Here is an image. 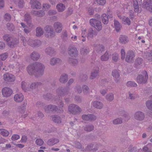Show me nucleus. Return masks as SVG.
Returning <instances> with one entry per match:
<instances>
[{
    "mask_svg": "<svg viewBox=\"0 0 152 152\" xmlns=\"http://www.w3.org/2000/svg\"><path fill=\"white\" fill-rule=\"evenodd\" d=\"M44 69V66L42 64L35 62L28 66L27 71L29 75H34L36 76H38L42 75Z\"/></svg>",
    "mask_w": 152,
    "mask_h": 152,
    "instance_id": "1",
    "label": "nucleus"
},
{
    "mask_svg": "<svg viewBox=\"0 0 152 152\" xmlns=\"http://www.w3.org/2000/svg\"><path fill=\"white\" fill-rule=\"evenodd\" d=\"M90 25L95 28L98 31L101 30L102 29V25L101 21L97 19L91 18L89 21Z\"/></svg>",
    "mask_w": 152,
    "mask_h": 152,
    "instance_id": "2",
    "label": "nucleus"
},
{
    "mask_svg": "<svg viewBox=\"0 0 152 152\" xmlns=\"http://www.w3.org/2000/svg\"><path fill=\"white\" fill-rule=\"evenodd\" d=\"M44 29L46 32L45 34L46 37L52 38L55 37V33L51 26H46L44 28Z\"/></svg>",
    "mask_w": 152,
    "mask_h": 152,
    "instance_id": "3",
    "label": "nucleus"
},
{
    "mask_svg": "<svg viewBox=\"0 0 152 152\" xmlns=\"http://www.w3.org/2000/svg\"><path fill=\"white\" fill-rule=\"evenodd\" d=\"M148 77L147 72L146 71L143 72V75H139L137 79V82L139 83H145L147 81Z\"/></svg>",
    "mask_w": 152,
    "mask_h": 152,
    "instance_id": "4",
    "label": "nucleus"
},
{
    "mask_svg": "<svg viewBox=\"0 0 152 152\" xmlns=\"http://www.w3.org/2000/svg\"><path fill=\"white\" fill-rule=\"evenodd\" d=\"M142 7L148 11L152 12V1L144 0L142 5Z\"/></svg>",
    "mask_w": 152,
    "mask_h": 152,
    "instance_id": "5",
    "label": "nucleus"
},
{
    "mask_svg": "<svg viewBox=\"0 0 152 152\" xmlns=\"http://www.w3.org/2000/svg\"><path fill=\"white\" fill-rule=\"evenodd\" d=\"M1 93L4 97H7L10 96L13 94V91L11 88L5 87L2 89Z\"/></svg>",
    "mask_w": 152,
    "mask_h": 152,
    "instance_id": "6",
    "label": "nucleus"
},
{
    "mask_svg": "<svg viewBox=\"0 0 152 152\" xmlns=\"http://www.w3.org/2000/svg\"><path fill=\"white\" fill-rule=\"evenodd\" d=\"M107 15L106 14H103L101 16V19L103 23L104 24H107L108 22V17L110 18H113V15L110 12H107Z\"/></svg>",
    "mask_w": 152,
    "mask_h": 152,
    "instance_id": "7",
    "label": "nucleus"
},
{
    "mask_svg": "<svg viewBox=\"0 0 152 152\" xmlns=\"http://www.w3.org/2000/svg\"><path fill=\"white\" fill-rule=\"evenodd\" d=\"M69 111L70 113L75 114L80 112V109L78 106L74 104H72L69 106Z\"/></svg>",
    "mask_w": 152,
    "mask_h": 152,
    "instance_id": "8",
    "label": "nucleus"
},
{
    "mask_svg": "<svg viewBox=\"0 0 152 152\" xmlns=\"http://www.w3.org/2000/svg\"><path fill=\"white\" fill-rule=\"evenodd\" d=\"M3 79L6 81L13 82L15 80V77L11 74L6 73L3 75Z\"/></svg>",
    "mask_w": 152,
    "mask_h": 152,
    "instance_id": "9",
    "label": "nucleus"
},
{
    "mask_svg": "<svg viewBox=\"0 0 152 152\" xmlns=\"http://www.w3.org/2000/svg\"><path fill=\"white\" fill-rule=\"evenodd\" d=\"M30 3L32 9H39L41 8V4L38 0H31Z\"/></svg>",
    "mask_w": 152,
    "mask_h": 152,
    "instance_id": "10",
    "label": "nucleus"
},
{
    "mask_svg": "<svg viewBox=\"0 0 152 152\" xmlns=\"http://www.w3.org/2000/svg\"><path fill=\"white\" fill-rule=\"evenodd\" d=\"M134 53L132 51H129L127 53L126 56L125 60L128 63H131L133 61V59L134 57Z\"/></svg>",
    "mask_w": 152,
    "mask_h": 152,
    "instance_id": "11",
    "label": "nucleus"
},
{
    "mask_svg": "<svg viewBox=\"0 0 152 152\" xmlns=\"http://www.w3.org/2000/svg\"><path fill=\"white\" fill-rule=\"evenodd\" d=\"M53 26L55 32L56 33H60L62 29V24L58 22H55L54 23Z\"/></svg>",
    "mask_w": 152,
    "mask_h": 152,
    "instance_id": "12",
    "label": "nucleus"
},
{
    "mask_svg": "<svg viewBox=\"0 0 152 152\" xmlns=\"http://www.w3.org/2000/svg\"><path fill=\"white\" fill-rule=\"evenodd\" d=\"M133 7L135 12H138L139 9V5L142 3V0H133Z\"/></svg>",
    "mask_w": 152,
    "mask_h": 152,
    "instance_id": "13",
    "label": "nucleus"
},
{
    "mask_svg": "<svg viewBox=\"0 0 152 152\" xmlns=\"http://www.w3.org/2000/svg\"><path fill=\"white\" fill-rule=\"evenodd\" d=\"M82 118L85 121H92L95 120L96 119V117L93 115H84L82 116Z\"/></svg>",
    "mask_w": 152,
    "mask_h": 152,
    "instance_id": "14",
    "label": "nucleus"
},
{
    "mask_svg": "<svg viewBox=\"0 0 152 152\" xmlns=\"http://www.w3.org/2000/svg\"><path fill=\"white\" fill-rule=\"evenodd\" d=\"M24 96L22 94H17L15 95L14 99L16 102H20L24 99Z\"/></svg>",
    "mask_w": 152,
    "mask_h": 152,
    "instance_id": "15",
    "label": "nucleus"
},
{
    "mask_svg": "<svg viewBox=\"0 0 152 152\" xmlns=\"http://www.w3.org/2000/svg\"><path fill=\"white\" fill-rule=\"evenodd\" d=\"M6 41L8 46L11 48H13L17 44L16 42L13 39H6Z\"/></svg>",
    "mask_w": 152,
    "mask_h": 152,
    "instance_id": "16",
    "label": "nucleus"
},
{
    "mask_svg": "<svg viewBox=\"0 0 152 152\" xmlns=\"http://www.w3.org/2000/svg\"><path fill=\"white\" fill-rule=\"evenodd\" d=\"M28 44L30 45L32 47H38L41 44V42L38 40H37L36 41H31L29 40L27 42Z\"/></svg>",
    "mask_w": 152,
    "mask_h": 152,
    "instance_id": "17",
    "label": "nucleus"
},
{
    "mask_svg": "<svg viewBox=\"0 0 152 152\" xmlns=\"http://www.w3.org/2000/svg\"><path fill=\"white\" fill-rule=\"evenodd\" d=\"M68 53L71 56H75L77 54L78 52L76 48H69Z\"/></svg>",
    "mask_w": 152,
    "mask_h": 152,
    "instance_id": "18",
    "label": "nucleus"
},
{
    "mask_svg": "<svg viewBox=\"0 0 152 152\" xmlns=\"http://www.w3.org/2000/svg\"><path fill=\"white\" fill-rule=\"evenodd\" d=\"M31 13L33 15L37 16L38 17H42L45 14V13L43 11L40 10L38 11H35L34 10L31 11Z\"/></svg>",
    "mask_w": 152,
    "mask_h": 152,
    "instance_id": "19",
    "label": "nucleus"
},
{
    "mask_svg": "<svg viewBox=\"0 0 152 152\" xmlns=\"http://www.w3.org/2000/svg\"><path fill=\"white\" fill-rule=\"evenodd\" d=\"M134 117L135 119L137 120H141L144 118V116L142 113L139 111L135 113Z\"/></svg>",
    "mask_w": 152,
    "mask_h": 152,
    "instance_id": "20",
    "label": "nucleus"
},
{
    "mask_svg": "<svg viewBox=\"0 0 152 152\" xmlns=\"http://www.w3.org/2000/svg\"><path fill=\"white\" fill-rule=\"evenodd\" d=\"M58 108L55 105H49L46 107L45 110H50L58 111V112L59 110H58Z\"/></svg>",
    "mask_w": 152,
    "mask_h": 152,
    "instance_id": "21",
    "label": "nucleus"
},
{
    "mask_svg": "<svg viewBox=\"0 0 152 152\" xmlns=\"http://www.w3.org/2000/svg\"><path fill=\"white\" fill-rule=\"evenodd\" d=\"M44 34V31L40 27H37L36 29V36L37 37H41Z\"/></svg>",
    "mask_w": 152,
    "mask_h": 152,
    "instance_id": "22",
    "label": "nucleus"
},
{
    "mask_svg": "<svg viewBox=\"0 0 152 152\" xmlns=\"http://www.w3.org/2000/svg\"><path fill=\"white\" fill-rule=\"evenodd\" d=\"M65 6L62 3L58 4L56 6V9L58 12H61L64 11L65 9Z\"/></svg>",
    "mask_w": 152,
    "mask_h": 152,
    "instance_id": "23",
    "label": "nucleus"
},
{
    "mask_svg": "<svg viewBox=\"0 0 152 152\" xmlns=\"http://www.w3.org/2000/svg\"><path fill=\"white\" fill-rule=\"evenodd\" d=\"M13 1L19 8H22L23 7L24 4L23 0H13Z\"/></svg>",
    "mask_w": 152,
    "mask_h": 152,
    "instance_id": "24",
    "label": "nucleus"
},
{
    "mask_svg": "<svg viewBox=\"0 0 152 152\" xmlns=\"http://www.w3.org/2000/svg\"><path fill=\"white\" fill-rule=\"evenodd\" d=\"M27 24L28 25V26H26V28L23 29L24 32L26 34H28L30 32L31 30V28L34 27L33 24L31 23Z\"/></svg>",
    "mask_w": 152,
    "mask_h": 152,
    "instance_id": "25",
    "label": "nucleus"
},
{
    "mask_svg": "<svg viewBox=\"0 0 152 152\" xmlns=\"http://www.w3.org/2000/svg\"><path fill=\"white\" fill-rule=\"evenodd\" d=\"M114 25L115 30L117 32H118L121 30L122 26L118 21L114 20Z\"/></svg>",
    "mask_w": 152,
    "mask_h": 152,
    "instance_id": "26",
    "label": "nucleus"
},
{
    "mask_svg": "<svg viewBox=\"0 0 152 152\" xmlns=\"http://www.w3.org/2000/svg\"><path fill=\"white\" fill-rule=\"evenodd\" d=\"M59 142V140L58 139L52 138L48 140V144L49 145H53L58 143Z\"/></svg>",
    "mask_w": 152,
    "mask_h": 152,
    "instance_id": "27",
    "label": "nucleus"
},
{
    "mask_svg": "<svg viewBox=\"0 0 152 152\" xmlns=\"http://www.w3.org/2000/svg\"><path fill=\"white\" fill-rule=\"evenodd\" d=\"M121 20L122 23L124 24L129 26L130 25L131 21L128 17H124L122 18Z\"/></svg>",
    "mask_w": 152,
    "mask_h": 152,
    "instance_id": "28",
    "label": "nucleus"
},
{
    "mask_svg": "<svg viewBox=\"0 0 152 152\" xmlns=\"http://www.w3.org/2000/svg\"><path fill=\"white\" fill-rule=\"evenodd\" d=\"M93 105L95 107L98 109H101L103 107V104L97 101L93 102Z\"/></svg>",
    "mask_w": 152,
    "mask_h": 152,
    "instance_id": "29",
    "label": "nucleus"
},
{
    "mask_svg": "<svg viewBox=\"0 0 152 152\" xmlns=\"http://www.w3.org/2000/svg\"><path fill=\"white\" fill-rule=\"evenodd\" d=\"M31 58L34 61H37L40 57L39 54L35 52L32 53L31 56Z\"/></svg>",
    "mask_w": 152,
    "mask_h": 152,
    "instance_id": "30",
    "label": "nucleus"
},
{
    "mask_svg": "<svg viewBox=\"0 0 152 152\" xmlns=\"http://www.w3.org/2000/svg\"><path fill=\"white\" fill-rule=\"evenodd\" d=\"M98 72L99 68L98 67H96L95 69V71L94 72L93 71L91 73L90 77L91 79H93L96 76L98 73Z\"/></svg>",
    "mask_w": 152,
    "mask_h": 152,
    "instance_id": "31",
    "label": "nucleus"
},
{
    "mask_svg": "<svg viewBox=\"0 0 152 152\" xmlns=\"http://www.w3.org/2000/svg\"><path fill=\"white\" fill-rule=\"evenodd\" d=\"M0 134L4 136H7L9 134L8 131L4 129H0Z\"/></svg>",
    "mask_w": 152,
    "mask_h": 152,
    "instance_id": "32",
    "label": "nucleus"
},
{
    "mask_svg": "<svg viewBox=\"0 0 152 152\" xmlns=\"http://www.w3.org/2000/svg\"><path fill=\"white\" fill-rule=\"evenodd\" d=\"M67 76L65 74H64L61 76L60 79L61 82L64 83L67 81Z\"/></svg>",
    "mask_w": 152,
    "mask_h": 152,
    "instance_id": "33",
    "label": "nucleus"
},
{
    "mask_svg": "<svg viewBox=\"0 0 152 152\" xmlns=\"http://www.w3.org/2000/svg\"><path fill=\"white\" fill-rule=\"evenodd\" d=\"M60 60L58 58H52L50 61V64L52 65H54L57 63H59Z\"/></svg>",
    "mask_w": 152,
    "mask_h": 152,
    "instance_id": "34",
    "label": "nucleus"
},
{
    "mask_svg": "<svg viewBox=\"0 0 152 152\" xmlns=\"http://www.w3.org/2000/svg\"><path fill=\"white\" fill-rule=\"evenodd\" d=\"M24 20L26 21L27 24L29 23L28 21L31 19L30 14L27 13H26L24 16Z\"/></svg>",
    "mask_w": 152,
    "mask_h": 152,
    "instance_id": "35",
    "label": "nucleus"
},
{
    "mask_svg": "<svg viewBox=\"0 0 152 152\" xmlns=\"http://www.w3.org/2000/svg\"><path fill=\"white\" fill-rule=\"evenodd\" d=\"M109 58V56L108 53L106 52L105 54L101 57V59L102 61H106Z\"/></svg>",
    "mask_w": 152,
    "mask_h": 152,
    "instance_id": "36",
    "label": "nucleus"
},
{
    "mask_svg": "<svg viewBox=\"0 0 152 152\" xmlns=\"http://www.w3.org/2000/svg\"><path fill=\"white\" fill-rule=\"evenodd\" d=\"M8 54L7 53H5L0 55V59L2 61L6 60L8 57Z\"/></svg>",
    "mask_w": 152,
    "mask_h": 152,
    "instance_id": "37",
    "label": "nucleus"
},
{
    "mask_svg": "<svg viewBox=\"0 0 152 152\" xmlns=\"http://www.w3.org/2000/svg\"><path fill=\"white\" fill-rule=\"evenodd\" d=\"M112 75L113 77L117 78L119 77V72L118 71L115 70L112 72Z\"/></svg>",
    "mask_w": 152,
    "mask_h": 152,
    "instance_id": "38",
    "label": "nucleus"
},
{
    "mask_svg": "<svg viewBox=\"0 0 152 152\" xmlns=\"http://www.w3.org/2000/svg\"><path fill=\"white\" fill-rule=\"evenodd\" d=\"M52 119L53 120L55 123H59L61 122L60 118L57 116H54V117H52Z\"/></svg>",
    "mask_w": 152,
    "mask_h": 152,
    "instance_id": "39",
    "label": "nucleus"
},
{
    "mask_svg": "<svg viewBox=\"0 0 152 152\" xmlns=\"http://www.w3.org/2000/svg\"><path fill=\"white\" fill-rule=\"evenodd\" d=\"M87 13L89 15H92L94 14V9L92 7H90L88 8L87 10Z\"/></svg>",
    "mask_w": 152,
    "mask_h": 152,
    "instance_id": "40",
    "label": "nucleus"
},
{
    "mask_svg": "<svg viewBox=\"0 0 152 152\" xmlns=\"http://www.w3.org/2000/svg\"><path fill=\"white\" fill-rule=\"evenodd\" d=\"M7 26L8 29L10 31H13L14 29V26L12 23H8Z\"/></svg>",
    "mask_w": 152,
    "mask_h": 152,
    "instance_id": "41",
    "label": "nucleus"
},
{
    "mask_svg": "<svg viewBox=\"0 0 152 152\" xmlns=\"http://www.w3.org/2000/svg\"><path fill=\"white\" fill-rule=\"evenodd\" d=\"M11 16L10 14L8 13H6L4 16V18L6 21H9L11 20Z\"/></svg>",
    "mask_w": 152,
    "mask_h": 152,
    "instance_id": "42",
    "label": "nucleus"
},
{
    "mask_svg": "<svg viewBox=\"0 0 152 152\" xmlns=\"http://www.w3.org/2000/svg\"><path fill=\"white\" fill-rule=\"evenodd\" d=\"M126 85L128 87H136L137 86V84L132 81H129L127 82Z\"/></svg>",
    "mask_w": 152,
    "mask_h": 152,
    "instance_id": "43",
    "label": "nucleus"
},
{
    "mask_svg": "<svg viewBox=\"0 0 152 152\" xmlns=\"http://www.w3.org/2000/svg\"><path fill=\"white\" fill-rule=\"evenodd\" d=\"M84 129L86 131L89 132L93 129L94 126L92 125L88 126L85 127Z\"/></svg>",
    "mask_w": 152,
    "mask_h": 152,
    "instance_id": "44",
    "label": "nucleus"
},
{
    "mask_svg": "<svg viewBox=\"0 0 152 152\" xmlns=\"http://www.w3.org/2000/svg\"><path fill=\"white\" fill-rule=\"evenodd\" d=\"M96 3L99 5H103L106 3V0H95Z\"/></svg>",
    "mask_w": 152,
    "mask_h": 152,
    "instance_id": "45",
    "label": "nucleus"
},
{
    "mask_svg": "<svg viewBox=\"0 0 152 152\" xmlns=\"http://www.w3.org/2000/svg\"><path fill=\"white\" fill-rule=\"evenodd\" d=\"M146 105L148 109L152 110V101H147Z\"/></svg>",
    "mask_w": 152,
    "mask_h": 152,
    "instance_id": "46",
    "label": "nucleus"
},
{
    "mask_svg": "<svg viewBox=\"0 0 152 152\" xmlns=\"http://www.w3.org/2000/svg\"><path fill=\"white\" fill-rule=\"evenodd\" d=\"M27 85V83L25 82H22L21 83V86L23 90L25 91H28L27 89L26 88V86Z\"/></svg>",
    "mask_w": 152,
    "mask_h": 152,
    "instance_id": "47",
    "label": "nucleus"
},
{
    "mask_svg": "<svg viewBox=\"0 0 152 152\" xmlns=\"http://www.w3.org/2000/svg\"><path fill=\"white\" fill-rule=\"evenodd\" d=\"M113 123L115 124H121L122 123V120L120 119H115L113 121Z\"/></svg>",
    "mask_w": 152,
    "mask_h": 152,
    "instance_id": "48",
    "label": "nucleus"
},
{
    "mask_svg": "<svg viewBox=\"0 0 152 152\" xmlns=\"http://www.w3.org/2000/svg\"><path fill=\"white\" fill-rule=\"evenodd\" d=\"M36 144L38 145H42L44 143L43 141L41 139H38L36 141Z\"/></svg>",
    "mask_w": 152,
    "mask_h": 152,
    "instance_id": "49",
    "label": "nucleus"
},
{
    "mask_svg": "<svg viewBox=\"0 0 152 152\" xmlns=\"http://www.w3.org/2000/svg\"><path fill=\"white\" fill-rule=\"evenodd\" d=\"M20 138V136L16 134H13L12 137L11 139L12 140H17Z\"/></svg>",
    "mask_w": 152,
    "mask_h": 152,
    "instance_id": "50",
    "label": "nucleus"
},
{
    "mask_svg": "<svg viewBox=\"0 0 152 152\" xmlns=\"http://www.w3.org/2000/svg\"><path fill=\"white\" fill-rule=\"evenodd\" d=\"M97 47L99 48L97 50L98 52H99L101 51V52L102 53L104 51V48L102 45H99Z\"/></svg>",
    "mask_w": 152,
    "mask_h": 152,
    "instance_id": "51",
    "label": "nucleus"
},
{
    "mask_svg": "<svg viewBox=\"0 0 152 152\" xmlns=\"http://www.w3.org/2000/svg\"><path fill=\"white\" fill-rule=\"evenodd\" d=\"M50 5L48 4H44L42 5L43 9L44 10H48L50 8Z\"/></svg>",
    "mask_w": 152,
    "mask_h": 152,
    "instance_id": "52",
    "label": "nucleus"
},
{
    "mask_svg": "<svg viewBox=\"0 0 152 152\" xmlns=\"http://www.w3.org/2000/svg\"><path fill=\"white\" fill-rule=\"evenodd\" d=\"M40 85V83L38 82L37 83H33L31 85L30 88L32 89L34 88H36V87H37L38 86Z\"/></svg>",
    "mask_w": 152,
    "mask_h": 152,
    "instance_id": "53",
    "label": "nucleus"
},
{
    "mask_svg": "<svg viewBox=\"0 0 152 152\" xmlns=\"http://www.w3.org/2000/svg\"><path fill=\"white\" fill-rule=\"evenodd\" d=\"M142 61V59L141 58H138L135 61V64L137 65L141 64Z\"/></svg>",
    "mask_w": 152,
    "mask_h": 152,
    "instance_id": "54",
    "label": "nucleus"
},
{
    "mask_svg": "<svg viewBox=\"0 0 152 152\" xmlns=\"http://www.w3.org/2000/svg\"><path fill=\"white\" fill-rule=\"evenodd\" d=\"M118 59V55L116 53H115L112 55V59L115 61H117Z\"/></svg>",
    "mask_w": 152,
    "mask_h": 152,
    "instance_id": "55",
    "label": "nucleus"
},
{
    "mask_svg": "<svg viewBox=\"0 0 152 152\" xmlns=\"http://www.w3.org/2000/svg\"><path fill=\"white\" fill-rule=\"evenodd\" d=\"M106 99L108 100H112L113 99V96L112 94L107 95L106 97Z\"/></svg>",
    "mask_w": 152,
    "mask_h": 152,
    "instance_id": "56",
    "label": "nucleus"
},
{
    "mask_svg": "<svg viewBox=\"0 0 152 152\" xmlns=\"http://www.w3.org/2000/svg\"><path fill=\"white\" fill-rule=\"evenodd\" d=\"M121 58L122 59H124L125 58V50L123 49H122L121 50Z\"/></svg>",
    "mask_w": 152,
    "mask_h": 152,
    "instance_id": "57",
    "label": "nucleus"
},
{
    "mask_svg": "<svg viewBox=\"0 0 152 152\" xmlns=\"http://www.w3.org/2000/svg\"><path fill=\"white\" fill-rule=\"evenodd\" d=\"M128 40L127 39H120V42L122 44H125L127 42Z\"/></svg>",
    "mask_w": 152,
    "mask_h": 152,
    "instance_id": "58",
    "label": "nucleus"
},
{
    "mask_svg": "<svg viewBox=\"0 0 152 152\" xmlns=\"http://www.w3.org/2000/svg\"><path fill=\"white\" fill-rule=\"evenodd\" d=\"M56 11L55 10H50L48 12V14L49 15H55L56 13Z\"/></svg>",
    "mask_w": 152,
    "mask_h": 152,
    "instance_id": "59",
    "label": "nucleus"
},
{
    "mask_svg": "<svg viewBox=\"0 0 152 152\" xmlns=\"http://www.w3.org/2000/svg\"><path fill=\"white\" fill-rule=\"evenodd\" d=\"M12 143H13L14 145H15L17 147L22 148L24 147V145L21 144H15V143H14L13 142H11Z\"/></svg>",
    "mask_w": 152,
    "mask_h": 152,
    "instance_id": "60",
    "label": "nucleus"
},
{
    "mask_svg": "<svg viewBox=\"0 0 152 152\" xmlns=\"http://www.w3.org/2000/svg\"><path fill=\"white\" fill-rule=\"evenodd\" d=\"M93 30H90L88 33V37H94V35L93 34Z\"/></svg>",
    "mask_w": 152,
    "mask_h": 152,
    "instance_id": "61",
    "label": "nucleus"
},
{
    "mask_svg": "<svg viewBox=\"0 0 152 152\" xmlns=\"http://www.w3.org/2000/svg\"><path fill=\"white\" fill-rule=\"evenodd\" d=\"M45 51L46 53H49V55H50L51 53H52L53 51L52 50L51 48H47L46 50Z\"/></svg>",
    "mask_w": 152,
    "mask_h": 152,
    "instance_id": "62",
    "label": "nucleus"
},
{
    "mask_svg": "<svg viewBox=\"0 0 152 152\" xmlns=\"http://www.w3.org/2000/svg\"><path fill=\"white\" fill-rule=\"evenodd\" d=\"M27 140V138L26 136H23L22 137L21 141L22 142H26Z\"/></svg>",
    "mask_w": 152,
    "mask_h": 152,
    "instance_id": "63",
    "label": "nucleus"
},
{
    "mask_svg": "<svg viewBox=\"0 0 152 152\" xmlns=\"http://www.w3.org/2000/svg\"><path fill=\"white\" fill-rule=\"evenodd\" d=\"M83 92L84 93H87V91L88 89V88L87 86H84L83 87Z\"/></svg>",
    "mask_w": 152,
    "mask_h": 152,
    "instance_id": "64",
    "label": "nucleus"
}]
</instances>
